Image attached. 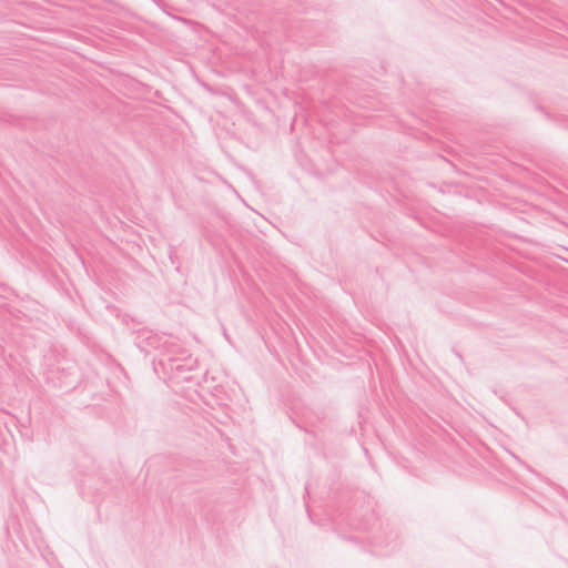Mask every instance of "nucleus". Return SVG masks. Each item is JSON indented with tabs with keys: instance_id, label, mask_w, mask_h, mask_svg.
Returning <instances> with one entry per match:
<instances>
[{
	"instance_id": "obj_1",
	"label": "nucleus",
	"mask_w": 568,
	"mask_h": 568,
	"mask_svg": "<svg viewBox=\"0 0 568 568\" xmlns=\"http://www.w3.org/2000/svg\"><path fill=\"white\" fill-rule=\"evenodd\" d=\"M179 348L172 355L154 358L153 366L155 371L160 367L162 373L171 379L189 382L191 381L189 374L197 366V359L183 347L180 341Z\"/></svg>"
},
{
	"instance_id": "obj_2",
	"label": "nucleus",
	"mask_w": 568,
	"mask_h": 568,
	"mask_svg": "<svg viewBox=\"0 0 568 568\" xmlns=\"http://www.w3.org/2000/svg\"><path fill=\"white\" fill-rule=\"evenodd\" d=\"M133 342L144 354H150L152 351L156 352V358L172 355L175 351L180 349L178 337L165 333H155L145 327L134 332Z\"/></svg>"
},
{
	"instance_id": "obj_3",
	"label": "nucleus",
	"mask_w": 568,
	"mask_h": 568,
	"mask_svg": "<svg viewBox=\"0 0 568 568\" xmlns=\"http://www.w3.org/2000/svg\"><path fill=\"white\" fill-rule=\"evenodd\" d=\"M75 366L74 365H68L63 367H58L57 373H61L60 378V387H64L67 389H73L77 385V378H72L74 375Z\"/></svg>"
},
{
	"instance_id": "obj_4",
	"label": "nucleus",
	"mask_w": 568,
	"mask_h": 568,
	"mask_svg": "<svg viewBox=\"0 0 568 568\" xmlns=\"http://www.w3.org/2000/svg\"><path fill=\"white\" fill-rule=\"evenodd\" d=\"M536 109L540 111L547 119L552 120V116L541 105L537 104Z\"/></svg>"
},
{
	"instance_id": "obj_5",
	"label": "nucleus",
	"mask_w": 568,
	"mask_h": 568,
	"mask_svg": "<svg viewBox=\"0 0 568 568\" xmlns=\"http://www.w3.org/2000/svg\"><path fill=\"white\" fill-rule=\"evenodd\" d=\"M513 457L516 459L517 463H519L521 466H524L526 469H528L529 471H532V469L530 468L529 465H527L525 462H523L518 456H516L515 454H513Z\"/></svg>"
},
{
	"instance_id": "obj_6",
	"label": "nucleus",
	"mask_w": 568,
	"mask_h": 568,
	"mask_svg": "<svg viewBox=\"0 0 568 568\" xmlns=\"http://www.w3.org/2000/svg\"><path fill=\"white\" fill-rule=\"evenodd\" d=\"M375 544L378 546L384 545L385 548H389L388 551H393L396 548V546H390V544H388V542L384 544L383 541H378V540H376Z\"/></svg>"
},
{
	"instance_id": "obj_7",
	"label": "nucleus",
	"mask_w": 568,
	"mask_h": 568,
	"mask_svg": "<svg viewBox=\"0 0 568 568\" xmlns=\"http://www.w3.org/2000/svg\"><path fill=\"white\" fill-rule=\"evenodd\" d=\"M159 8H161L163 11H165L163 9V6H162V0H152Z\"/></svg>"
}]
</instances>
